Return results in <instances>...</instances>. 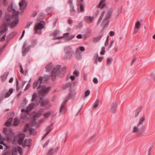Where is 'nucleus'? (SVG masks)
<instances>
[{
    "mask_svg": "<svg viewBox=\"0 0 155 155\" xmlns=\"http://www.w3.org/2000/svg\"><path fill=\"white\" fill-rule=\"evenodd\" d=\"M19 12L16 13L12 15V17L9 14H7L4 18L3 19L2 23L1 26L2 29H7V27L9 25L12 19H14L15 20L12 21L10 25V26L11 28L15 27L19 22V18L18 14Z\"/></svg>",
    "mask_w": 155,
    "mask_h": 155,
    "instance_id": "obj_1",
    "label": "nucleus"
},
{
    "mask_svg": "<svg viewBox=\"0 0 155 155\" xmlns=\"http://www.w3.org/2000/svg\"><path fill=\"white\" fill-rule=\"evenodd\" d=\"M43 79L44 78L42 77H39L37 80L35 81L34 82L33 87L35 89L39 84L38 88L39 90L40 94L42 95H45L48 92L51 87H46L44 85H41V83L43 82Z\"/></svg>",
    "mask_w": 155,
    "mask_h": 155,
    "instance_id": "obj_2",
    "label": "nucleus"
},
{
    "mask_svg": "<svg viewBox=\"0 0 155 155\" xmlns=\"http://www.w3.org/2000/svg\"><path fill=\"white\" fill-rule=\"evenodd\" d=\"M113 12V9L112 8H110L106 12L105 11H104L101 13L98 20V23L100 22L103 18L104 13L105 12L104 18L102 24V26L103 27V29L106 28L110 22V21L108 19L110 18Z\"/></svg>",
    "mask_w": 155,
    "mask_h": 155,
    "instance_id": "obj_3",
    "label": "nucleus"
},
{
    "mask_svg": "<svg viewBox=\"0 0 155 155\" xmlns=\"http://www.w3.org/2000/svg\"><path fill=\"white\" fill-rule=\"evenodd\" d=\"M61 68V65H58L53 68L51 72V79L52 80L54 81L57 75L60 78H62L64 75L66 68L64 67L60 69Z\"/></svg>",
    "mask_w": 155,
    "mask_h": 155,
    "instance_id": "obj_4",
    "label": "nucleus"
},
{
    "mask_svg": "<svg viewBox=\"0 0 155 155\" xmlns=\"http://www.w3.org/2000/svg\"><path fill=\"white\" fill-rule=\"evenodd\" d=\"M64 51L65 53L64 58L66 59H70L73 53L71 48L69 46H66L64 48Z\"/></svg>",
    "mask_w": 155,
    "mask_h": 155,
    "instance_id": "obj_5",
    "label": "nucleus"
},
{
    "mask_svg": "<svg viewBox=\"0 0 155 155\" xmlns=\"http://www.w3.org/2000/svg\"><path fill=\"white\" fill-rule=\"evenodd\" d=\"M71 98H72V95L71 94V92H70L69 93V96L68 97L66 98L65 101L62 103L61 105L60 110V113H61L62 114H63L64 113L65 109V104Z\"/></svg>",
    "mask_w": 155,
    "mask_h": 155,
    "instance_id": "obj_6",
    "label": "nucleus"
},
{
    "mask_svg": "<svg viewBox=\"0 0 155 155\" xmlns=\"http://www.w3.org/2000/svg\"><path fill=\"white\" fill-rule=\"evenodd\" d=\"M143 130V126L137 125L133 127L132 132L135 134L137 136H139L142 134Z\"/></svg>",
    "mask_w": 155,
    "mask_h": 155,
    "instance_id": "obj_7",
    "label": "nucleus"
},
{
    "mask_svg": "<svg viewBox=\"0 0 155 155\" xmlns=\"http://www.w3.org/2000/svg\"><path fill=\"white\" fill-rule=\"evenodd\" d=\"M28 45V43L26 42H24L23 47H22V56H25L26 53L28 52L31 49L32 46L29 45L27 46Z\"/></svg>",
    "mask_w": 155,
    "mask_h": 155,
    "instance_id": "obj_8",
    "label": "nucleus"
},
{
    "mask_svg": "<svg viewBox=\"0 0 155 155\" xmlns=\"http://www.w3.org/2000/svg\"><path fill=\"white\" fill-rule=\"evenodd\" d=\"M27 5L28 2L26 0H21L19 2L20 10L22 12V13L26 10Z\"/></svg>",
    "mask_w": 155,
    "mask_h": 155,
    "instance_id": "obj_9",
    "label": "nucleus"
},
{
    "mask_svg": "<svg viewBox=\"0 0 155 155\" xmlns=\"http://www.w3.org/2000/svg\"><path fill=\"white\" fill-rule=\"evenodd\" d=\"M45 23L44 21H41L35 24L34 29H42L44 28Z\"/></svg>",
    "mask_w": 155,
    "mask_h": 155,
    "instance_id": "obj_10",
    "label": "nucleus"
},
{
    "mask_svg": "<svg viewBox=\"0 0 155 155\" xmlns=\"http://www.w3.org/2000/svg\"><path fill=\"white\" fill-rule=\"evenodd\" d=\"M94 20V17L87 16L84 17V20L87 23L90 24L92 23Z\"/></svg>",
    "mask_w": 155,
    "mask_h": 155,
    "instance_id": "obj_11",
    "label": "nucleus"
},
{
    "mask_svg": "<svg viewBox=\"0 0 155 155\" xmlns=\"http://www.w3.org/2000/svg\"><path fill=\"white\" fill-rule=\"evenodd\" d=\"M25 135L23 133H21L19 134L18 136V143L20 145H22L23 141L24 140Z\"/></svg>",
    "mask_w": 155,
    "mask_h": 155,
    "instance_id": "obj_12",
    "label": "nucleus"
},
{
    "mask_svg": "<svg viewBox=\"0 0 155 155\" xmlns=\"http://www.w3.org/2000/svg\"><path fill=\"white\" fill-rule=\"evenodd\" d=\"M117 104L116 102L113 103L111 105L110 109V112L112 113H114L116 111Z\"/></svg>",
    "mask_w": 155,
    "mask_h": 155,
    "instance_id": "obj_13",
    "label": "nucleus"
},
{
    "mask_svg": "<svg viewBox=\"0 0 155 155\" xmlns=\"http://www.w3.org/2000/svg\"><path fill=\"white\" fill-rule=\"evenodd\" d=\"M12 5H11L10 7L9 6L8 8V11L9 12H12V14H6V15L7 14H9L11 15V17H12V15H13L14 14L18 12H19L18 11H16L15 9H12Z\"/></svg>",
    "mask_w": 155,
    "mask_h": 155,
    "instance_id": "obj_14",
    "label": "nucleus"
},
{
    "mask_svg": "<svg viewBox=\"0 0 155 155\" xmlns=\"http://www.w3.org/2000/svg\"><path fill=\"white\" fill-rule=\"evenodd\" d=\"M31 139H26L24 140L23 143L22 144V146L23 147L26 146H28L30 147V144L31 143Z\"/></svg>",
    "mask_w": 155,
    "mask_h": 155,
    "instance_id": "obj_15",
    "label": "nucleus"
},
{
    "mask_svg": "<svg viewBox=\"0 0 155 155\" xmlns=\"http://www.w3.org/2000/svg\"><path fill=\"white\" fill-rule=\"evenodd\" d=\"M7 129L6 127H4L3 129V133L5 135V137L7 140H10L11 138L9 134L7 133Z\"/></svg>",
    "mask_w": 155,
    "mask_h": 155,
    "instance_id": "obj_16",
    "label": "nucleus"
},
{
    "mask_svg": "<svg viewBox=\"0 0 155 155\" xmlns=\"http://www.w3.org/2000/svg\"><path fill=\"white\" fill-rule=\"evenodd\" d=\"M105 0H101L99 4L97 6V7L102 9L105 7L106 4L104 3Z\"/></svg>",
    "mask_w": 155,
    "mask_h": 155,
    "instance_id": "obj_17",
    "label": "nucleus"
},
{
    "mask_svg": "<svg viewBox=\"0 0 155 155\" xmlns=\"http://www.w3.org/2000/svg\"><path fill=\"white\" fill-rule=\"evenodd\" d=\"M53 65L52 63H49L46 67L45 68L46 69V72L49 71L53 67Z\"/></svg>",
    "mask_w": 155,
    "mask_h": 155,
    "instance_id": "obj_18",
    "label": "nucleus"
},
{
    "mask_svg": "<svg viewBox=\"0 0 155 155\" xmlns=\"http://www.w3.org/2000/svg\"><path fill=\"white\" fill-rule=\"evenodd\" d=\"M35 105V104L34 103L31 104L28 106L27 109H26V112H28L31 111L32 109Z\"/></svg>",
    "mask_w": 155,
    "mask_h": 155,
    "instance_id": "obj_19",
    "label": "nucleus"
},
{
    "mask_svg": "<svg viewBox=\"0 0 155 155\" xmlns=\"http://www.w3.org/2000/svg\"><path fill=\"white\" fill-rule=\"evenodd\" d=\"M145 117L143 116L142 117H140L139 120V121L138 124L137 125H138L139 126H142V125L144 121L145 120Z\"/></svg>",
    "mask_w": 155,
    "mask_h": 155,
    "instance_id": "obj_20",
    "label": "nucleus"
},
{
    "mask_svg": "<svg viewBox=\"0 0 155 155\" xmlns=\"http://www.w3.org/2000/svg\"><path fill=\"white\" fill-rule=\"evenodd\" d=\"M13 92V89L12 88H10L9 91L7 92L5 96V98H7L10 96L11 94Z\"/></svg>",
    "mask_w": 155,
    "mask_h": 155,
    "instance_id": "obj_21",
    "label": "nucleus"
},
{
    "mask_svg": "<svg viewBox=\"0 0 155 155\" xmlns=\"http://www.w3.org/2000/svg\"><path fill=\"white\" fill-rule=\"evenodd\" d=\"M8 74V73H5L1 76V78L2 81H5L6 79Z\"/></svg>",
    "mask_w": 155,
    "mask_h": 155,
    "instance_id": "obj_22",
    "label": "nucleus"
},
{
    "mask_svg": "<svg viewBox=\"0 0 155 155\" xmlns=\"http://www.w3.org/2000/svg\"><path fill=\"white\" fill-rule=\"evenodd\" d=\"M13 118L12 117L9 118L5 123V125L6 126H9L13 121Z\"/></svg>",
    "mask_w": 155,
    "mask_h": 155,
    "instance_id": "obj_23",
    "label": "nucleus"
},
{
    "mask_svg": "<svg viewBox=\"0 0 155 155\" xmlns=\"http://www.w3.org/2000/svg\"><path fill=\"white\" fill-rule=\"evenodd\" d=\"M103 34L101 35H99L98 36L96 37L93 39V41L95 42H97L99 41L101 39L102 37Z\"/></svg>",
    "mask_w": 155,
    "mask_h": 155,
    "instance_id": "obj_24",
    "label": "nucleus"
},
{
    "mask_svg": "<svg viewBox=\"0 0 155 155\" xmlns=\"http://www.w3.org/2000/svg\"><path fill=\"white\" fill-rule=\"evenodd\" d=\"M68 2L72 10L74 12H75V10L74 9V7L73 4V0H68Z\"/></svg>",
    "mask_w": 155,
    "mask_h": 155,
    "instance_id": "obj_25",
    "label": "nucleus"
},
{
    "mask_svg": "<svg viewBox=\"0 0 155 155\" xmlns=\"http://www.w3.org/2000/svg\"><path fill=\"white\" fill-rule=\"evenodd\" d=\"M99 105V100L98 99L96 100L93 105V108H95L97 107Z\"/></svg>",
    "mask_w": 155,
    "mask_h": 155,
    "instance_id": "obj_26",
    "label": "nucleus"
},
{
    "mask_svg": "<svg viewBox=\"0 0 155 155\" xmlns=\"http://www.w3.org/2000/svg\"><path fill=\"white\" fill-rule=\"evenodd\" d=\"M20 122L18 120L17 118H15L14 119V122L13 123V125L14 126H17L19 124Z\"/></svg>",
    "mask_w": 155,
    "mask_h": 155,
    "instance_id": "obj_27",
    "label": "nucleus"
},
{
    "mask_svg": "<svg viewBox=\"0 0 155 155\" xmlns=\"http://www.w3.org/2000/svg\"><path fill=\"white\" fill-rule=\"evenodd\" d=\"M54 153V149L51 147L48 150V153L47 155H52Z\"/></svg>",
    "mask_w": 155,
    "mask_h": 155,
    "instance_id": "obj_28",
    "label": "nucleus"
},
{
    "mask_svg": "<svg viewBox=\"0 0 155 155\" xmlns=\"http://www.w3.org/2000/svg\"><path fill=\"white\" fill-rule=\"evenodd\" d=\"M53 124H52L51 125L48 126L47 128L46 129V132L48 134L52 130V127L53 126Z\"/></svg>",
    "mask_w": 155,
    "mask_h": 155,
    "instance_id": "obj_29",
    "label": "nucleus"
},
{
    "mask_svg": "<svg viewBox=\"0 0 155 155\" xmlns=\"http://www.w3.org/2000/svg\"><path fill=\"white\" fill-rule=\"evenodd\" d=\"M141 25V23L139 21H137L135 24V28L137 29L139 28Z\"/></svg>",
    "mask_w": 155,
    "mask_h": 155,
    "instance_id": "obj_30",
    "label": "nucleus"
},
{
    "mask_svg": "<svg viewBox=\"0 0 155 155\" xmlns=\"http://www.w3.org/2000/svg\"><path fill=\"white\" fill-rule=\"evenodd\" d=\"M75 37V36L73 35H68V36L65 37V40L66 41H68L69 40H71L74 38Z\"/></svg>",
    "mask_w": 155,
    "mask_h": 155,
    "instance_id": "obj_31",
    "label": "nucleus"
},
{
    "mask_svg": "<svg viewBox=\"0 0 155 155\" xmlns=\"http://www.w3.org/2000/svg\"><path fill=\"white\" fill-rule=\"evenodd\" d=\"M37 98V94L36 93L32 95V98L31 99V101H35V102H36Z\"/></svg>",
    "mask_w": 155,
    "mask_h": 155,
    "instance_id": "obj_32",
    "label": "nucleus"
},
{
    "mask_svg": "<svg viewBox=\"0 0 155 155\" xmlns=\"http://www.w3.org/2000/svg\"><path fill=\"white\" fill-rule=\"evenodd\" d=\"M29 133L31 135H34L36 134V132L35 129L32 128L30 130Z\"/></svg>",
    "mask_w": 155,
    "mask_h": 155,
    "instance_id": "obj_33",
    "label": "nucleus"
},
{
    "mask_svg": "<svg viewBox=\"0 0 155 155\" xmlns=\"http://www.w3.org/2000/svg\"><path fill=\"white\" fill-rule=\"evenodd\" d=\"M141 108H138L136 110L134 115V117H137L138 116L139 113L141 111Z\"/></svg>",
    "mask_w": 155,
    "mask_h": 155,
    "instance_id": "obj_34",
    "label": "nucleus"
},
{
    "mask_svg": "<svg viewBox=\"0 0 155 155\" xmlns=\"http://www.w3.org/2000/svg\"><path fill=\"white\" fill-rule=\"evenodd\" d=\"M59 33V31H57L56 30L53 33H51L50 35V36H56Z\"/></svg>",
    "mask_w": 155,
    "mask_h": 155,
    "instance_id": "obj_35",
    "label": "nucleus"
},
{
    "mask_svg": "<svg viewBox=\"0 0 155 155\" xmlns=\"http://www.w3.org/2000/svg\"><path fill=\"white\" fill-rule=\"evenodd\" d=\"M50 76L47 75H45L44 76V77H43L44 78V79L43 80V82L44 81H47L49 78Z\"/></svg>",
    "mask_w": 155,
    "mask_h": 155,
    "instance_id": "obj_36",
    "label": "nucleus"
},
{
    "mask_svg": "<svg viewBox=\"0 0 155 155\" xmlns=\"http://www.w3.org/2000/svg\"><path fill=\"white\" fill-rule=\"evenodd\" d=\"M48 103L49 102L48 100H45L41 102V105L42 106H44L45 105L48 104Z\"/></svg>",
    "mask_w": 155,
    "mask_h": 155,
    "instance_id": "obj_37",
    "label": "nucleus"
},
{
    "mask_svg": "<svg viewBox=\"0 0 155 155\" xmlns=\"http://www.w3.org/2000/svg\"><path fill=\"white\" fill-rule=\"evenodd\" d=\"M113 60L112 58H108L107 61V65H110L111 64V61Z\"/></svg>",
    "mask_w": 155,
    "mask_h": 155,
    "instance_id": "obj_38",
    "label": "nucleus"
},
{
    "mask_svg": "<svg viewBox=\"0 0 155 155\" xmlns=\"http://www.w3.org/2000/svg\"><path fill=\"white\" fill-rule=\"evenodd\" d=\"M17 150L19 152V153L20 155H22L23 153L22 149L20 146H18L17 148Z\"/></svg>",
    "mask_w": 155,
    "mask_h": 155,
    "instance_id": "obj_39",
    "label": "nucleus"
},
{
    "mask_svg": "<svg viewBox=\"0 0 155 155\" xmlns=\"http://www.w3.org/2000/svg\"><path fill=\"white\" fill-rule=\"evenodd\" d=\"M105 48L104 47H103L102 48L101 51L100 53L101 55H104V54L105 52Z\"/></svg>",
    "mask_w": 155,
    "mask_h": 155,
    "instance_id": "obj_40",
    "label": "nucleus"
},
{
    "mask_svg": "<svg viewBox=\"0 0 155 155\" xmlns=\"http://www.w3.org/2000/svg\"><path fill=\"white\" fill-rule=\"evenodd\" d=\"M75 59L80 60L81 58V54H76L75 55Z\"/></svg>",
    "mask_w": 155,
    "mask_h": 155,
    "instance_id": "obj_41",
    "label": "nucleus"
},
{
    "mask_svg": "<svg viewBox=\"0 0 155 155\" xmlns=\"http://www.w3.org/2000/svg\"><path fill=\"white\" fill-rule=\"evenodd\" d=\"M33 24V22H28L26 26L25 27V28H30V26H31V25H32Z\"/></svg>",
    "mask_w": 155,
    "mask_h": 155,
    "instance_id": "obj_42",
    "label": "nucleus"
},
{
    "mask_svg": "<svg viewBox=\"0 0 155 155\" xmlns=\"http://www.w3.org/2000/svg\"><path fill=\"white\" fill-rule=\"evenodd\" d=\"M30 125V124L29 123H27L26 124V126L25 127V129L24 130V131L26 132L27 131V130H28L29 129V126Z\"/></svg>",
    "mask_w": 155,
    "mask_h": 155,
    "instance_id": "obj_43",
    "label": "nucleus"
},
{
    "mask_svg": "<svg viewBox=\"0 0 155 155\" xmlns=\"http://www.w3.org/2000/svg\"><path fill=\"white\" fill-rule=\"evenodd\" d=\"M33 47H34L37 44V40H33L31 42Z\"/></svg>",
    "mask_w": 155,
    "mask_h": 155,
    "instance_id": "obj_44",
    "label": "nucleus"
},
{
    "mask_svg": "<svg viewBox=\"0 0 155 155\" xmlns=\"http://www.w3.org/2000/svg\"><path fill=\"white\" fill-rule=\"evenodd\" d=\"M41 30H35V33L36 34L40 35L41 33Z\"/></svg>",
    "mask_w": 155,
    "mask_h": 155,
    "instance_id": "obj_45",
    "label": "nucleus"
},
{
    "mask_svg": "<svg viewBox=\"0 0 155 155\" xmlns=\"http://www.w3.org/2000/svg\"><path fill=\"white\" fill-rule=\"evenodd\" d=\"M83 24L82 22H80L77 25V28H81L83 26Z\"/></svg>",
    "mask_w": 155,
    "mask_h": 155,
    "instance_id": "obj_46",
    "label": "nucleus"
},
{
    "mask_svg": "<svg viewBox=\"0 0 155 155\" xmlns=\"http://www.w3.org/2000/svg\"><path fill=\"white\" fill-rule=\"evenodd\" d=\"M51 114V112L50 111H49L47 113L44 114V116L45 117L47 118L49 116V115Z\"/></svg>",
    "mask_w": 155,
    "mask_h": 155,
    "instance_id": "obj_47",
    "label": "nucleus"
},
{
    "mask_svg": "<svg viewBox=\"0 0 155 155\" xmlns=\"http://www.w3.org/2000/svg\"><path fill=\"white\" fill-rule=\"evenodd\" d=\"M90 92L89 90H87L85 91V96L87 97L90 94Z\"/></svg>",
    "mask_w": 155,
    "mask_h": 155,
    "instance_id": "obj_48",
    "label": "nucleus"
},
{
    "mask_svg": "<svg viewBox=\"0 0 155 155\" xmlns=\"http://www.w3.org/2000/svg\"><path fill=\"white\" fill-rule=\"evenodd\" d=\"M71 85V84L70 83H67L64 86H63L64 88H66L70 86Z\"/></svg>",
    "mask_w": 155,
    "mask_h": 155,
    "instance_id": "obj_49",
    "label": "nucleus"
},
{
    "mask_svg": "<svg viewBox=\"0 0 155 155\" xmlns=\"http://www.w3.org/2000/svg\"><path fill=\"white\" fill-rule=\"evenodd\" d=\"M74 74L76 76H78L79 75V71L77 70L74 71Z\"/></svg>",
    "mask_w": 155,
    "mask_h": 155,
    "instance_id": "obj_50",
    "label": "nucleus"
},
{
    "mask_svg": "<svg viewBox=\"0 0 155 155\" xmlns=\"http://www.w3.org/2000/svg\"><path fill=\"white\" fill-rule=\"evenodd\" d=\"M23 102L21 104L22 106H24L27 104V102L26 99H24L23 101Z\"/></svg>",
    "mask_w": 155,
    "mask_h": 155,
    "instance_id": "obj_51",
    "label": "nucleus"
},
{
    "mask_svg": "<svg viewBox=\"0 0 155 155\" xmlns=\"http://www.w3.org/2000/svg\"><path fill=\"white\" fill-rule=\"evenodd\" d=\"M44 111V109L43 108H41L39 109L38 112L39 113L40 115H41Z\"/></svg>",
    "mask_w": 155,
    "mask_h": 155,
    "instance_id": "obj_52",
    "label": "nucleus"
},
{
    "mask_svg": "<svg viewBox=\"0 0 155 155\" xmlns=\"http://www.w3.org/2000/svg\"><path fill=\"white\" fill-rule=\"evenodd\" d=\"M108 37L109 36H108L105 43L104 45L105 47H106L108 45Z\"/></svg>",
    "mask_w": 155,
    "mask_h": 155,
    "instance_id": "obj_53",
    "label": "nucleus"
},
{
    "mask_svg": "<svg viewBox=\"0 0 155 155\" xmlns=\"http://www.w3.org/2000/svg\"><path fill=\"white\" fill-rule=\"evenodd\" d=\"M93 81L94 83L95 84H97L98 83L97 79L96 78H94V79H93Z\"/></svg>",
    "mask_w": 155,
    "mask_h": 155,
    "instance_id": "obj_54",
    "label": "nucleus"
},
{
    "mask_svg": "<svg viewBox=\"0 0 155 155\" xmlns=\"http://www.w3.org/2000/svg\"><path fill=\"white\" fill-rule=\"evenodd\" d=\"M64 37V36L58 37H56L55 38H53V40H56V39H60L63 38Z\"/></svg>",
    "mask_w": 155,
    "mask_h": 155,
    "instance_id": "obj_55",
    "label": "nucleus"
},
{
    "mask_svg": "<svg viewBox=\"0 0 155 155\" xmlns=\"http://www.w3.org/2000/svg\"><path fill=\"white\" fill-rule=\"evenodd\" d=\"M91 35V34L90 32H88L86 33V34L84 35H85V38H87V37H89Z\"/></svg>",
    "mask_w": 155,
    "mask_h": 155,
    "instance_id": "obj_56",
    "label": "nucleus"
},
{
    "mask_svg": "<svg viewBox=\"0 0 155 155\" xmlns=\"http://www.w3.org/2000/svg\"><path fill=\"white\" fill-rule=\"evenodd\" d=\"M12 153L13 152H17V148L16 147H14L13 148L12 150Z\"/></svg>",
    "mask_w": 155,
    "mask_h": 155,
    "instance_id": "obj_57",
    "label": "nucleus"
},
{
    "mask_svg": "<svg viewBox=\"0 0 155 155\" xmlns=\"http://www.w3.org/2000/svg\"><path fill=\"white\" fill-rule=\"evenodd\" d=\"M25 30H24L23 32H22V34L21 35L20 38H19V40H21L22 38L24 36V34H25Z\"/></svg>",
    "mask_w": 155,
    "mask_h": 155,
    "instance_id": "obj_58",
    "label": "nucleus"
},
{
    "mask_svg": "<svg viewBox=\"0 0 155 155\" xmlns=\"http://www.w3.org/2000/svg\"><path fill=\"white\" fill-rule=\"evenodd\" d=\"M20 68L21 72L22 74H23L24 73V70H23V68L22 66V65L21 64H20Z\"/></svg>",
    "mask_w": 155,
    "mask_h": 155,
    "instance_id": "obj_59",
    "label": "nucleus"
},
{
    "mask_svg": "<svg viewBox=\"0 0 155 155\" xmlns=\"http://www.w3.org/2000/svg\"><path fill=\"white\" fill-rule=\"evenodd\" d=\"M49 140H48L44 144V145H43V147L45 148V147H46L48 143H49Z\"/></svg>",
    "mask_w": 155,
    "mask_h": 155,
    "instance_id": "obj_60",
    "label": "nucleus"
},
{
    "mask_svg": "<svg viewBox=\"0 0 155 155\" xmlns=\"http://www.w3.org/2000/svg\"><path fill=\"white\" fill-rule=\"evenodd\" d=\"M80 9L81 11H83L84 10V7L82 4L80 5Z\"/></svg>",
    "mask_w": 155,
    "mask_h": 155,
    "instance_id": "obj_61",
    "label": "nucleus"
},
{
    "mask_svg": "<svg viewBox=\"0 0 155 155\" xmlns=\"http://www.w3.org/2000/svg\"><path fill=\"white\" fill-rule=\"evenodd\" d=\"M41 115L38 112L37 113L35 114L34 117H40Z\"/></svg>",
    "mask_w": 155,
    "mask_h": 155,
    "instance_id": "obj_62",
    "label": "nucleus"
},
{
    "mask_svg": "<svg viewBox=\"0 0 155 155\" xmlns=\"http://www.w3.org/2000/svg\"><path fill=\"white\" fill-rule=\"evenodd\" d=\"M79 49L81 51H84L85 50V48L83 46L80 47L79 48Z\"/></svg>",
    "mask_w": 155,
    "mask_h": 155,
    "instance_id": "obj_63",
    "label": "nucleus"
},
{
    "mask_svg": "<svg viewBox=\"0 0 155 155\" xmlns=\"http://www.w3.org/2000/svg\"><path fill=\"white\" fill-rule=\"evenodd\" d=\"M10 151H7L5 152H4L3 153L4 155H8L10 154Z\"/></svg>",
    "mask_w": 155,
    "mask_h": 155,
    "instance_id": "obj_64",
    "label": "nucleus"
}]
</instances>
